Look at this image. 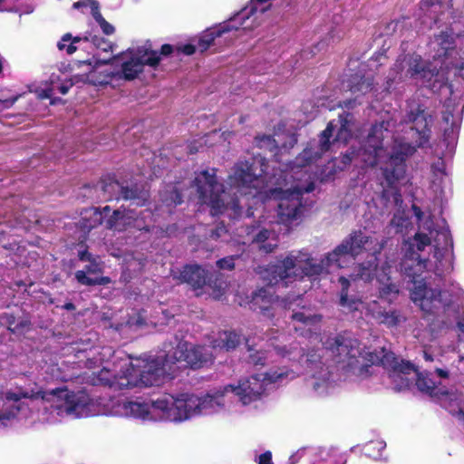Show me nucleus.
Wrapping results in <instances>:
<instances>
[{
  "instance_id": "nucleus-1",
  "label": "nucleus",
  "mask_w": 464,
  "mask_h": 464,
  "mask_svg": "<svg viewBox=\"0 0 464 464\" xmlns=\"http://www.w3.org/2000/svg\"><path fill=\"white\" fill-rule=\"evenodd\" d=\"M240 342V335L234 331L219 332L212 338L210 349L177 340L175 346L165 345L164 351L155 356L121 361L120 372L103 367L97 373V379L101 383L120 389L158 384L162 377L182 367L197 369L207 365L218 353L233 350Z\"/></svg>"
},
{
  "instance_id": "nucleus-16",
  "label": "nucleus",
  "mask_w": 464,
  "mask_h": 464,
  "mask_svg": "<svg viewBox=\"0 0 464 464\" xmlns=\"http://www.w3.org/2000/svg\"><path fill=\"white\" fill-rule=\"evenodd\" d=\"M430 121L431 115L424 104L418 103L407 111L405 122L412 124L411 130H414L418 135L416 140L418 147H423L429 141L431 133Z\"/></svg>"
},
{
  "instance_id": "nucleus-13",
  "label": "nucleus",
  "mask_w": 464,
  "mask_h": 464,
  "mask_svg": "<svg viewBox=\"0 0 464 464\" xmlns=\"http://www.w3.org/2000/svg\"><path fill=\"white\" fill-rule=\"evenodd\" d=\"M336 125L334 121L328 122L326 128L321 132L319 139V151H314L312 148H305L300 152L294 160L287 164V169L295 172V169L311 165L314 161L320 159L322 154L328 151L331 148V138Z\"/></svg>"
},
{
  "instance_id": "nucleus-6",
  "label": "nucleus",
  "mask_w": 464,
  "mask_h": 464,
  "mask_svg": "<svg viewBox=\"0 0 464 464\" xmlns=\"http://www.w3.org/2000/svg\"><path fill=\"white\" fill-rule=\"evenodd\" d=\"M192 183L200 201L210 208L212 216L226 212H228L231 219H238L243 216L244 211L239 198L236 192L233 195L226 193L224 185L218 180L217 169H204L196 173Z\"/></svg>"
},
{
  "instance_id": "nucleus-55",
  "label": "nucleus",
  "mask_w": 464,
  "mask_h": 464,
  "mask_svg": "<svg viewBox=\"0 0 464 464\" xmlns=\"http://www.w3.org/2000/svg\"><path fill=\"white\" fill-rule=\"evenodd\" d=\"M82 65H86L88 67V71L85 72V74H88L92 72L93 67L92 66V63L89 60L85 61H76L73 63V68L76 66L77 68H80Z\"/></svg>"
},
{
  "instance_id": "nucleus-18",
  "label": "nucleus",
  "mask_w": 464,
  "mask_h": 464,
  "mask_svg": "<svg viewBox=\"0 0 464 464\" xmlns=\"http://www.w3.org/2000/svg\"><path fill=\"white\" fill-rule=\"evenodd\" d=\"M161 61L157 51L146 49L142 56H131L121 63V77L126 81L136 79L143 72L144 66L156 68Z\"/></svg>"
},
{
  "instance_id": "nucleus-25",
  "label": "nucleus",
  "mask_w": 464,
  "mask_h": 464,
  "mask_svg": "<svg viewBox=\"0 0 464 464\" xmlns=\"http://www.w3.org/2000/svg\"><path fill=\"white\" fill-rule=\"evenodd\" d=\"M122 184L113 177L107 176L102 178L100 181L93 186V190L98 193L97 197L104 201L121 200L120 195Z\"/></svg>"
},
{
  "instance_id": "nucleus-32",
  "label": "nucleus",
  "mask_w": 464,
  "mask_h": 464,
  "mask_svg": "<svg viewBox=\"0 0 464 464\" xmlns=\"http://www.w3.org/2000/svg\"><path fill=\"white\" fill-rule=\"evenodd\" d=\"M435 40L439 45L437 54L440 57H447L449 52L455 48V40L449 32L442 31L435 35Z\"/></svg>"
},
{
  "instance_id": "nucleus-64",
  "label": "nucleus",
  "mask_w": 464,
  "mask_h": 464,
  "mask_svg": "<svg viewBox=\"0 0 464 464\" xmlns=\"http://www.w3.org/2000/svg\"><path fill=\"white\" fill-rule=\"evenodd\" d=\"M84 5H85V3H84V2H82V1H78V2L73 3L72 7H73L74 9H79V8H81V7L84 6Z\"/></svg>"
},
{
  "instance_id": "nucleus-62",
  "label": "nucleus",
  "mask_w": 464,
  "mask_h": 464,
  "mask_svg": "<svg viewBox=\"0 0 464 464\" xmlns=\"http://www.w3.org/2000/svg\"><path fill=\"white\" fill-rule=\"evenodd\" d=\"M119 56L120 55H115V56H112L110 59H107V60L97 61V63H100V64H110V63H112L113 61L117 60L119 58Z\"/></svg>"
},
{
  "instance_id": "nucleus-20",
  "label": "nucleus",
  "mask_w": 464,
  "mask_h": 464,
  "mask_svg": "<svg viewBox=\"0 0 464 464\" xmlns=\"http://www.w3.org/2000/svg\"><path fill=\"white\" fill-rule=\"evenodd\" d=\"M387 188L383 189V196L388 193V188L394 189L395 194L400 196L396 184L403 179L406 172L405 159L401 154L391 155L388 165L382 169Z\"/></svg>"
},
{
  "instance_id": "nucleus-12",
  "label": "nucleus",
  "mask_w": 464,
  "mask_h": 464,
  "mask_svg": "<svg viewBox=\"0 0 464 464\" xmlns=\"http://www.w3.org/2000/svg\"><path fill=\"white\" fill-rule=\"evenodd\" d=\"M268 168L265 157L254 156L250 160L238 161L228 177V183L231 188L239 189L241 188H251L252 184L266 173Z\"/></svg>"
},
{
  "instance_id": "nucleus-14",
  "label": "nucleus",
  "mask_w": 464,
  "mask_h": 464,
  "mask_svg": "<svg viewBox=\"0 0 464 464\" xmlns=\"http://www.w3.org/2000/svg\"><path fill=\"white\" fill-rule=\"evenodd\" d=\"M26 207L22 204V198L12 196L0 203V224H6L11 228H28L31 221L25 217Z\"/></svg>"
},
{
  "instance_id": "nucleus-53",
  "label": "nucleus",
  "mask_w": 464,
  "mask_h": 464,
  "mask_svg": "<svg viewBox=\"0 0 464 464\" xmlns=\"http://www.w3.org/2000/svg\"><path fill=\"white\" fill-rule=\"evenodd\" d=\"M359 97L354 96L353 99H347L340 102V107L346 109H353L360 102H357Z\"/></svg>"
},
{
  "instance_id": "nucleus-17",
  "label": "nucleus",
  "mask_w": 464,
  "mask_h": 464,
  "mask_svg": "<svg viewBox=\"0 0 464 464\" xmlns=\"http://www.w3.org/2000/svg\"><path fill=\"white\" fill-rule=\"evenodd\" d=\"M405 75L411 79H420L427 87L439 74V70L431 62L424 61L421 55L412 53L404 55Z\"/></svg>"
},
{
  "instance_id": "nucleus-21",
  "label": "nucleus",
  "mask_w": 464,
  "mask_h": 464,
  "mask_svg": "<svg viewBox=\"0 0 464 464\" xmlns=\"http://www.w3.org/2000/svg\"><path fill=\"white\" fill-rule=\"evenodd\" d=\"M179 279L182 283H187L194 290L202 289L211 281L210 273L201 266L186 265L179 273Z\"/></svg>"
},
{
  "instance_id": "nucleus-59",
  "label": "nucleus",
  "mask_w": 464,
  "mask_h": 464,
  "mask_svg": "<svg viewBox=\"0 0 464 464\" xmlns=\"http://www.w3.org/2000/svg\"><path fill=\"white\" fill-rule=\"evenodd\" d=\"M144 324L143 319L139 315L137 318H130L128 320L127 324L132 326H141Z\"/></svg>"
},
{
  "instance_id": "nucleus-35",
  "label": "nucleus",
  "mask_w": 464,
  "mask_h": 464,
  "mask_svg": "<svg viewBox=\"0 0 464 464\" xmlns=\"http://www.w3.org/2000/svg\"><path fill=\"white\" fill-rule=\"evenodd\" d=\"M271 345L274 346L276 353L282 357L295 359V357L300 355L302 353V349L298 347L297 343H291L289 348H287L285 344L276 343H272Z\"/></svg>"
},
{
  "instance_id": "nucleus-48",
  "label": "nucleus",
  "mask_w": 464,
  "mask_h": 464,
  "mask_svg": "<svg viewBox=\"0 0 464 464\" xmlns=\"http://www.w3.org/2000/svg\"><path fill=\"white\" fill-rule=\"evenodd\" d=\"M198 46L192 44H187L184 45H179L176 47V51L179 53H184L186 55H192L196 53Z\"/></svg>"
},
{
  "instance_id": "nucleus-61",
  "label": "nucleus",
  "mask_w": 464,
  "mask_h": 464,
  "mask_svg": "<svg viewBox=\"0 0 464 464\" xmlns=\"http://www.w3.org/2000/svg\"><path fill=\"white\" fill-rule=\"evenodd\" d=\"M339 282L341 284L342 290H348V288L350 287V281L348 278L342 276L339 277Z\"/></svg>"
},
{
  "instance_id": "nucleus-15",
  "label": "nucleus",
  "mask_w": 464,
  "mask_h": 464,
  "mask_svg": "<svg viewBox=\"0 0 464 464\" xmlns=\"http://www.w3.org/2000/svg\"><path fill=\"white\" fill-rule=\"evenodd\" d=\"M325 349L338 357L337 362H347L349 366L353 365L357 357L362 356V350L357 339L344 336L330 338L325 343Z\"/></svg>"
},
{
  "instance_id": "nucleus-58",
  "label": "nucleus",
  "mask_w": 464,
  "mask_h": 464,
  "mask_svg": "<svg viewBox=\"0 0 464 464\" xmlns=\"http://www.w3.org/2000/svg\"><path fill=\"white\" fill-rule=\"evenodd\" d=\"M15 102H16V98L8 99V98H5V97H0V104H2L3 107L5 109L12 107Z\"/></svg>"
},
{
  "instance_id": "nucleus-39",
  "label": "nucleus",
  "mask_w": 464,
  "mask_h": 464,
  "mask_svg": "<svg viewBox=\"0 0 464 464\" xmlns=\"http://www.w3.org/2000/svg\"><path fill=\"white\" fill-rule=\"evenodd\" d=\"M270 235H271L270 230H268L266 228H263L254 237V242L263 244L260 246V249L264 250L266 253L272 252L275 249V247L276 246V245H271V244L265 245L264 244L269 238Z\"/></svg>"
},
{
  "instance_id": "nucleus-44",
  "label": "nucleus",
  "mask_w": 464,
  "mask_h": 464,
  "mask_svg": "<svg viewBox=\"0 0 464 464\" xmlns=\"http://www.w3.org/2000/svg\"><path fill=\"white\" fill-rule=\"evenodd\" d=\"M292 317L294 320L302 322L305 325H313L321 320L319 315H305L304 313H295Z\"/></svg>"
},
{
  "instance_id": "nucleus-60",
  "label": "nucleus",
  "mask_w": 464,
  "mask_h": 464,
  "mask_svg": "<svg viewBox=\"0 0 464 464\" xmlns=\"http://www.w3.org/2000/svg\"><path fill=\"white\" fill-rule=\"evenodd\" d=\"M440 236H442L445 239V247L447 249L448 246L451 247L453 246V242H452V238H451V236L449 232H443L440 234Z\"/></svg>"
},
{
  "instance_id": "nucleus-9",
  "label": "nucleus",
  "mask_w": 464,
  "mask_h": 464,
  "mask_svg": "<svg viewBox=\"0 0 464 464\" xmlns=\"http://www.w3.org/2000/svg\"><path fill=\"white\" fill-rule=\"evenodd\" d=\"M391 122L382 121L372 125L367 137L357 151V156L364 167L374 168L385 152L383 146L384 132L389 131Z\"/></svg>"
},
{
  "instance_id": "nucleus-29",
  "label": "nucleus",
  "mask_w": 464,
  "mask_h": 464,
  "mask_svg": "<svg viewBox=\"0 0 464 464\" xmlns=\"http://www.w3.org/2000/svg\"><path fill=\"white\" fill-rule=\"evenodd\" d=\"M442 292H411V299L424 313H431L440 303Z\"/></svg>"
},
{
  "instance_id": "nucleus-50",
  "label": "nucleus",
  "mask_w": 464,
  "mask_h": 464,
  "mask_svg": "<svg viewBox=\"0 0 464 464\" xmlns=\"http://www.w3.org/2000/svg\"><path fill=\"white\" fill-rule=\"evenodd\" d=\"M89 5L91 7L92 15L94 20H97L99 16H102L100 12V4L97 0H90Z\"/></svg>"
},
{
  "instance_id": "nucleus-31",
  "label": "nucleus",
  "mask_w": 464,
  "mask_h": 464,
  "mask_svg": "<svg viewBox=\"0 0 464 464\" xmlns=\"http://www.w3.org/2000/svg\"><path fill=\"white\" fill-rule=\"evenodd\" d=\"M160 201L169 208H175L183 202L180 190L172 184L167 185L160 194Z\"/></svg>"
},
{
  "instance_id": "nucleus-47",
  "label": "nucleus",
  "mask_w": 464,
  "mask_h": 464,
  "mask_svg": "<svg viewBox=\"0 0 464 464\" xmlns=\"http://www.w3.org/2000/svg\"><path fill=\"white\" fill-rule=\"evenodd\" d=\"M95 21L98 23L104 34L111 35L114 34V26L107 22L103 16H99Z\"/></svg>"
},
{
  "instance_id": "nucleus-57",
  "label": "nucleus",
  "mask_w": 464,
  "mask_h": 464,
  "mask_svg": "<svg viewBox=\"0 0 464 464\" xmlns=\"http://www.w3.org/2000/svg\"><path fill=\"white\" fill-rule=\"evenodd\" d=\"M259 464H273L270 452H266L259 456Z\"/></svg>"
},
{
  "instance_id": "nucleus-28",
  "label": "nucleus",
  "mask_w": 464,
  "mask_h": 464,
  "mask_svg": "<svg viewBox=\"0 0 464 464\" xmlns=\"http://www.w3.org/2000/svg\"><path fill=\"white\" fill-rule=\"evenodd\" d=\"M346 86L352 94L362 97L372 90L373 78L356 72L349 76Z\"/></svg>"
},
{
  "instance_id": "nucleus-34",
  "label": "nucleus",
  "mask_w": 464,
  "mask_h": 464,
  "mask_svg": "<svg viewBox=\"0 0 464 464\" xmlns=\"http://www.w3.org/2000/svg\"><path fill=\"white\" fill-rule=\"evenodd\" d=\"M456 328L459 341V343L458 345V351L460 353L459 363L463 364V366L460 367L459 370L461 372H464V312L462 313L461 315H459L457 317Z\"/></svg>"
},
{
  "instance_id": "nucleus-24",
  "label": "nucleus",
  "mask_w": 464,
  "mask_h": 464,
  "mask_svg": "<svg viewBox=\"0 0 464 464\" xmlns=\"http://www.w3.org/2000/svg\"><path fill=\"white\" fill-rule=\"evenodd\" d=\"M243 23H240L238 25H235L232 24V21H227L222 24H219L217 26L210 27L204 31L202 34L199 36L198 40V49L200 53L206 52L213 44L216 38L222 36L223 34L229 33L231 31H237L239 29L240 25Z\"/></svg>"
},
{
  "instance_id": "nucleus-7",
  "label": "nucleus",
  "mask_w": 464,
  "mask_h": 464,
  "mask_svg": "<svg viewBox=\"0 0 464 464\" xmlns=\"http://www.w3.org/2000/svg\"><path fill=\"white\" fill-rule=\"evenodd\" d=\"M431 244L430 237L425 233H416L412 241L407 242V248L401 263V270L408 282L413 285L411 290H432L426 282V259L420 258V252Z\"/></svg>"
},
{
  "instance_id": "nucleus-36",
  "label": "nucleus",
  "mask_w": 464,
  "mask_h": 464,
  "mask_svg": "<svg viewBox=\"0 0 464 464\" xmlns=\"http://www.w3.org/2000/svg\"><path fill=\"white\" fill-rule=\"evenodd\" d=\"M83 39L84 42L92 43L97 49H100L103 52L112 51V43L102 36L88 34L83 37Z\"/></svg>"
},
{
  "instance_id": "nucleus-3",
  "label": "nucleus",
  "mask_w": 464,
  "mask_h": 464,
  "mask_svg": "<svg viewBox=\"0 0 464 464\" xmlns=\"http://www.w3.org/2000/svg\"><path fill=\"white\" fill-rule=\"evenodd\" d=\"M166 396H171V394H163L150 402L111 399L102 404L103 408L102 410L96 411L93 409V401L85 392L79 391L75 392L61 390L53 395V406L57 414L62 417L81 418L94 414H104L169 421V419L165 417V411H169L173 408L168 407L166 410H161L158 404Z\"/></svg>"
},
{
  "instance_id": "nucleus-63",
  "label": "nucleus",
  "mask_w": 464,
  "mask_h": 464,
  "mask_svg": "<svg viewBox=\"0 0 464 464\" xmlns=\"http://www.w3.org/2000/svg\"><path fill=\"white\" fill-rule=\"evenodd\" d=\"M33 285V282L30 280L28 283H24L22 281H16L15 282V285L20 287V286H32Z\"/></svg>"
},
{
  "instance_id": "nucleus-37",
  "label": "nucleus",
  "mask_w": 464,
  "mask_h": 464,
  "mask_svg": "<svg viewBox=\"0 0 464 464\" xmlns=\"http://www.w3.org/2000/svg\"><path fill=\"white\" fill-rule=\"evenodd\" d=\"M246 345L249 362L255 365H264L266 359V353L254 347L249 340H247Z\"/></svg>"
},
{
  "instance_id": "nucleus-5",
  "label": "nucleus",
  "mask_w": 464,
  "mask_h": 464,
  "mask_svg": "<svg viewBox=\"0 0 464 464\" xmlns=\"http://www.w3.org/2000/svg\"><path fill=\"white\" fill-rule=\"evenodd\" d=\"M226 387L208 392L202 396L194 394H181L178 397L166 396L158 402L160 408L172 407L169 411H165V417L169 421L181 422L199 415H208L218 412L226 407Z\"/></svg>"
},
{
  "instance_id": "nucleus-51",
  "label": "nucleus",
  "mask_w": 464,
  "mask_h": 464,
  "mask_svg": "<svg viewBox=\"0 0 464 464\" xmlns=\"http://www.w3.org/2000/svg\"><path fill=\"white\" fill-rule=\"evenodd\" d=\"M74 82L72 79L65 81L58 86V91L61 94L68 93L69 90L73 86Z\"/></svg>"
},
{
  "instance_id": "nucleus-54",
  "label": "nucleus",
  "mask_w": 464,
  "mask_h": 464,
  "mask_svg": "<svg viewBox=\"0 0 464 464\" xmlns=\"http://www.w3.org/2000/svg\"><path fill=\"white\" fill-rule=\"evenodd\" d=\"M78 257H79V260L84 261V262L88 261L91 263L92 260H94L92 258V255L87 249L80 250L78 252Z\"/></svg>"
},
{
  "instance_id": "nucleus-8",
  "label": "nucleus",
  "mask_w": 464,
  "mask_h": 464,
  "mask_svg": "<svg viewBox=\"0 0 464 464\" xmlns=\"http://www.w3.org/2000/svg\"><path fill=\"white\" fill-rule=\"evenodd\" d=\"M295 374L293 371L276 370L266 373L253 375L238 381L237 385H226L227 395L234 393L239 401L248 405L259 400L266 391L268 383L281 382L285 379H294Z\"/></svg>"
},
{
  "instance_id": "nucleus-52",
  "label": "nucleus",
  "mask_w": 464,
  "mask_h": 464,
  "mask_svg": "<svg viewBox=\"0 0 464 464\" xmlns=\"http://www.w3.org/2000/svg\"><path fill=\"white\" fill-rule=\"evenodd\" d=\"M174 50H176V48L173 45H171L169 44H164L161 45L160 51V53H158V54L160 56V55L169 56L171 53H173Z\"/></svg>"
},
{
  "instance_id": "nucleus-56",
  "label": "nucleus",
  "mask_w": 464,
  "mask_h": 464,
  "mask_svg": "<svg viewBox=\"0 0 464 464\" xmlns=\"http://www.w3.org/2000/svg\"><path fill=\"white\" fill-rule=\"evenodd\" d=\"M82 40L84 41L83 37L75 36L72 37V35L70 33H67L63 35V42H72L75 45V44L81 42Z\"/></svg>"
},
{
  "instance_id": "nucleus-19",
  "label": "nucleus",
  "mask_w": 464,
  "mask_h": 464,
  "mask_svg": "<svg viewBox=\"0 0 464 464\" xmlns=\"http://www.w3.org/2000/svg\"><path fill=\"white\" fill-rule=\"evenodd\" d=\"M302 196V191L296 189L280 199L277 211L280 223L290 225L301 218L303 213Z\"/></svg>"
},
{
  "instance_id": "nucleus-10",
  "label": "nucleus",
  "mask_w": 464,
  "mask_h": 464,
  "mask_svg": "<svg viewBox=\"0 0 464 464\" xmlns=\"http://www.w3.org/2000/svg\"><path fill=\"white\" fill-rule=\"evenodd\" d=\"M22 399L29 400L34 403L37 400L44 401L42 392L34 391H18L15 392H7L5 400L3 404V409L0 411V427L11 424L14 420L28 417L29 403H25Z\"/></svg>"
},
{
  "instance_id": "nucleus-45",
  "label": "nucleus",
  "mask_w": 464,
  "mask_h": 464,
  "mask_svg": "<svg viewBox=\"0 0 464 464\" xmlns=\"http://www.w3.org/2000/svg\"><path fill=\"white\" fill-rule=\"evenodd\" d=\"M228 230L223 222L218 223L214 229L210 231L209 237L213 240H218L227 235Z\"/></svg>"
},
{
  "instance_id": "nucleus-43",
  "label": "nucleus",
  "mask_w": 464,
  "mask_h": 464,
  "mask_svg": "<svg viewBox=\"0 0 464 464\" xmlns=\"http://www.w3.org/2000/svg\"><path fill=\"white\" fill-rule=\"evenodd\" d=\"M340 304L348 311H353L359 309L362 302L359 299L349 297L347 293H345V295L341 296Z\"/></svg>"
},
{
  "instance_id": "nucleus-40",
  "label": "nucleus",
  "mask_w": 464,
  "mask_h": 464,
  "mask_svg": "<svg viewBox=\"0 0 464 464\" xmlns=\"http://www.w3.org/2000/svg\"><path fill=\"white\" fill-rule=\"evenodd\" d=\"M375 318L381 323L388 326H394L399 323V316L395 312H377L374 314Z\"/></svg>"
},
{
  "instance_id": "nucleus-33",
  "label": "nucleus",
  "mask_w": 464,
  "mask_h": 464,
  "mask_svg": "<svg viewBox=\"0 0 464 464\" xmlns=\"http://www.w3.org/2000/svg\"><path fill=\"white\" fill-rule=\"evenodd\" d=\"M442 6V0H420V9L434 23L440 20Z\"/></svg>"
},
{
  "instance_id": "nucleus-4",
  "label": "nucleus",
  "mask_w": 464,
  "mask_h": 464,
  "mask_svg": "<svg viewBox=\"0 0 464 464\" xmlns=\"http://www.w3.org/2000/svg\"><path fill=\"white\" fill-rule=\"evenodd\" d=\"M422 356L426 362H435L433 372L426 373L417 372L413 364L409 362L398 363L392 371L390 377L398 391L409 388L415 382L418 389L431 396L439 397L449 411L457 415L459 420L464 421V401L458 392L449 390L445 383L450 379V372L438 364L442 362V353L435 345L425 346Z\"/></svg>"
},
{
  "instance_id": "nucleus-22",
  "label": "nucleus",
  "mask_w": 464,
  "mask_h": 464,
  "mask_svg": "<svg viewBox=\"0 0 464 464\" xmlns=\"http://www.w3.org/2000/svg\"><path fill=\"white\" fill-rule=\"evenodd\" d=\"M102 266L92 260L85 266V270H79L75 273V278L83 285H105L111 282L110 277L102 276Z\"/></svg>"
},
{
  "instance_id": "nucleus-46",
  "label": "nucleus",
  "mask_w": 464,
  "mask_h": 464,
  "mask_svg": "<svg viewBox=\"0 0 464 464\" xmlns=\"http://www.w3.org/2000/svg\"><path fill=\"white\" fill-rule=\"evenodd\" d=\"M355 156H357V151L353 148H350L345 153L342 154L340 157V162L343 165L342 169L349 166Z\"/></svg>"
},
{
  "instance_id": "nucleus-2",
  "label": "nucleus",
  "mask_w": 464,
  "mask_h": 464,
  "mask_svg": "<svg viewBox=\"0 0 464 464\" xmlns=\"http://www.w3.org/2000/svg\"><path fill=\"white\" fill-rule=\"evenodd\" d=\"M370 237L361 229L353 230L343 241L329 252L320 263L307 257L303 265H299L297 257L287 256L278 264L269 266L266 269L269 285L288 287L291 283L307 277L315 281L327 268L334 266L337 268L348 267L353 265L358 256L365 250Z\"/></svg>"
},
{
  "instance_id": "nucleus-41",
  "label": "nucleus",
  "mask_w": 464,
  "mask_h": 464,
  "mask_svg": "<svg viewBox=\"0 0 464 464\" xmlns=\"http://www.w3.org/2000/svg\"><path fill=\"white\" fill-rule=\"evenodd\" d=\"M123 218L124 215L120 209L113 210L111 214L109 213L104 218L105 227L107 229H117L118 221Z\"/></svg>"
},
{
  "instance_id": "nucleus-27",
  "label": "nucleus",
  "mask_w": 464,
  "mask_h": 464,
  "mask_svg": "<svg viewBox=\"0 0 464 464\" xmlns=\"http://www.w3.org/2000/svg\"><path fill=\"white\" fill-rule=\"evenodd\" d=\"M111 213V208L105 206L102 208H91L82 213L80 227L84 232H90L92 229L103 224L104 218Z\"/></svg>"
},
{
  "instance_id": "nucleus-30",
  "label": "nucleus",
  "mask_w": 464,
  "mask_h": 464,
  "mask_svg": "<svg viewBox=\"0 0 464 464\" xmlns=\"http://www.w3.org/2000/svg\"><path fill=\"white\" fill-rule=\"evenodd\" d=\"M353 121V114L350 112H343L338 117L340 127L337 130L336 136L334 139V142L347 143L352 138L351 126Z\"/></svg>"
},
{
  "instance_id": "nucleus-42",
  "label": "nucleus",
  "mask_w": 464,
  "mask_h": 464,
  "mask_svg": "<svg viewBox=\"0 0 464 464\" xmlns=\"http://www.w3.org/2000/svg\"><path fill=\"white\" fill-rule=\"evenodd\" d=\"M239 258V256H227L218 259L216 262V266L218 269L232 271L235 269V261Z\"/></svg>"
},
{
  "instance_id": "nucleus-23",
  "label": "nucleus",
  "mask_w": 464,
  "mask_h": 464,
  "mask_svg": "<svg viewBox=\"0 0 464 464\" xmlns=\"http://www.w3.org/2000/svg\"><path fill=\"white\" fill-rule=\"evenodd\" d=\"M270 292H235V301L241 306L248 305L250 309L263 311L272 304Z\"/></svg>"
},
{
  "instance_id": "nucleus-11",
  "label": "nucleus",
  "mask_w": 464,
  "mask_h": 464,
  "mask_svg": "<svg viewBox=\"0 0 464 464\" xmlns=\"http://www.w3.org/2000/svg\"><path fill=\"white\" fill-rule=\"evenodd\" d=\"M300 363L306 369L309 375L307 385L312 388L318 396L328 394L334 388L331 381V373L321 361V355L315 352H310L305 356L302 355Z\"/></svg>"
},
{
  "instance_id": "nucleus-26",
  "label": "nucleus",
  "mask_w": 464,
  "mask_h": 464,
  "mask_svg": "<svg viewBox=\"0 0 464 464\" xmlns=\"http://www.w3.org/2000/svg\"><path fill=\"white\" fill-rule=\"evenodd\" d=\"M121 199L130 201L135 207H144L150 203V194L143 185L137 183L121 187Z\"/></svg>"
},
{
  "instance_id": "nucleus-38",
  "label": "nucleus",
  "mask_w": 464,
  "mask_h": 464,
  "mask_svg": "<svg viewBox=\"0 0 464 464\" xmlns=\"http://www.w3.org/2000/svg\"><path fill=\"white\" fill-rule=\"evenodd\" d=\"M256 146L260 149L267 150L271 152L276 151L278 145L273 135H258L255 138Z\"/></svg>"
},
{
  "instance_id": "nucleus-49",
  "label": "nucleus",
  "mask_w": 464,
  "mask_h": 464,
  "mask_svg": "<svg viewBox=\"0 0 464 464\" xmlns=\"http://www.w3.org/2000/svg\"><path fill=\"white\" fill-rule=\"evenodd\" d=\"M66 42H63V39L57 44V47L59 50H65L68 54H72L76 52L77 47L73 44V43L70 42L69 44H65Z\"/></svg>"
}]
</instances>
